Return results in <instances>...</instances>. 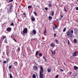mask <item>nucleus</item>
I'll list each match as a JSON object with an SVG mask.
<instances>
[{"instance_id":"f257e3e1","label":"nucleus","mask_w":78,"mask_h":78,"mask_svg":"<svg viewBox=\"0 0 78 78\" xmlns=\"http://www.w3.org/2000/svg\"><path fill=\"white\" fill-rule=\"evenodd\" d=\"M44 72V69L42 66H40V78H44V74L43 72Z\"/></svg>"},{"instance_id":"f03ea898","label":"nucleus","mask_w":78,"mask_h":78,"mask_svg":"<svg viewBox=\"0 0 78 78\" xmlns=\"http://www.w3.org/2000/svg\"><path fill=\"white\" fill-rule=\"evenodd\" d=\"M12 8H13V5L12 4L10 5V6L9 10V9H8L7 11L9 12H11V11H12Z\"/></svg>"},{"instance_id":"7ed1b4c3","label":"nucleus","mask_w":78,"mask_h":78,"mask_svg":"<svg viewBox=\"0 0 78 78\" xmlns=\"http://www.w3.org/2000/svg\"><path fill=\"white\" fill-rule=\"evenodd\" d=\"M66 33L67 35V36H70L71 37H72V34L70 33V31H68L66 32Z\"/></svg>"},{"instance_id":"20e7f679","label":"nucleus","mask_w":78,"mask_h":78,"mask_svg":"<svg viewBox=\"0 0 78 78\" xmlns=\"http://www.w3.org/2000/svg\"><path fill=\"white\" fill-rule=\"evenodd\" d=\"M27 31L28 29H27V28H25L23 31V34H27Z\"/></svg>"},{"instance_id":"39448f33","label":"nucleus","mask_w":78,"mask_h":78,"mask_svg":"<svg viewBox=\"0 0 78 78\" xmlns=\"http://www.w3.org/2000/svg\"><path fill=\"white\" fill-rule=\"evenodd\" d=\"M37 33L36 32V30H33L32 32L31 33V34L32 36V35H34V34H36Z\"/></svg>"},{"instance_id":"423d86ee","label":"nucleus","mask_w":78,"mask_h":78,"mask_svg":"<svg viewBox=\"0 0 78 78\" xmlns=\"http://www.w3.org/2000/svg\"><path fill=\"white\" fill-rule=\"evenodd\" d=\"M11 30H12L11 27H9L6 29V31H7L8 32H11Z\"/></svg>"},{"instance_id":"0eeeda50","label":"nucleus","mask_w":78,"mask_h":78,"mask_svg":"<svg viewBox=\"0 0 78 78\" xmlns=\"http://www.w3.org/2000/svg\"><path fill=\"white\" fill-rule=\"evenodd\" d=\"M33 69L35 71H36L37 70V66H35L33 67Z\"/></svg>"},{"instance_id":"6e6552de","label":"nucleus","mask_w":78,"mask_h":78,"mask_svg":"<svg viewBox=\"0 0 78 78\" xmlns=\"http://www.w3.org/2000/svg\"><path fill=\"white\" fill-rule=\"evenodd\" d=\"M31 21L32 22H34L35 20V18H34V17H33V16H31Z\"/></svg>"},{"instance_id":"1a4fd4ad","label":"nucleus","mask_w":78,"mask_h":78,"mask_svg":"<svg viewBox=\"0 0 78 78\" xmlns=\"http://www.w3.org/2000/svg\"><path fill=\"white\" fill-rule=\"evenodd\" d=\"M51 52H52V55H55V53L56 52V51L55 50H51Z\"/></svg>"},{"instance_id":"9d476101","label":"nucleus","mask_w":78,"mask_h":78,"mask_svg":"<svg viewBox=\"0 0 78 78\" xmlns=\"http://www.w3.org/2000/svg\"><path fill=\"white\" fill-rule=\"evenodd\" d=\"M12 65H10L9 67V69L10 71H11V69H12Z\"/></svg>"},{"instance_id":"9b49d317","label":"nucleus","mask_w":78,"mask_h":78,"mask_svg":"<svg viewBox=\"0 0 78 78\" xmlns=\"http://www.w3.org/2000/svg\"><path fill=\"white\" fill-rule=\"evenodd\" d=\"M77 52H75L74 53V54H73V56H77V54H76Z\"/></svg>"},{"instance_id":"f8f14e48","label":"nucleus","mask_w":78,"mask_h":78,"mask_svg":"<svg viewBox=\"0 0 78 78\" xmlns=\"http://www.w3.org/2000/svg\"><path fill=\"white\" fill-rule=\"evenodd\" d=\"M2 37H3V38L2 39V38L1 39V40H2V41H3V40L5 39V38L6 37V36H2Z\"/></svg>"},{"instance_id":"ddd939ff","label":"nucleus","mask_w":78,"mask_h":78,"mask_svg":"<svg viewBox=\"0 0 78 78\" xmlns=\"http://www.w3.org/2000/svg\"><path fill=\"white\" fill-rule=\"evenodd\" d=\"M74 70H77V69H78V67L76 66H74Z\"/></svg>"},{"instance_id":"4468645a","label":"nucleus","mask_w":78,"mask_h":78,"mask_svg":"<svg viewBox=\"0 0 78 78\" xmlns=\"http://www.w3.org/2000/svg\"><path fill=\"white\" fill-rule=\"evenodd\" d=\"M73 41L74 43V44H76V42H77V40H76V39H75L73 40Z\"/></svg>"},{"instance_id":"2eb2a0df","label":"nucleus","mask_w":78,"mask_h":78,"mask_svg":"<svg viewBox=\"0 0 78 78\" xmlns=\"http://www.w3.org/2000/svg\"><path fill=\"white\" fill-rule=\"evenodd\" d=\"M51 69H47V71H48V73H50V72H51Z\"/></svg>"},{"instance_id":"dca6fc26","label":"nucleus","mask_w":78,"mask_h":78,"mask_svg":"<svg viewBox=\"0 0 78 78\" xmlns=\"http://www.w3.org/2000/svg\"><path fill=\"white\" fill-rule=\"evenodd\" d=\"M14 64L15 66H17V65H18V63H17V62H15L14 63Z\"/></svg>"},{"instance_id":"f3484780","label":"nucleus","mask_w":78,"mask_h":78,"mask_svg":"<svg viewBox=\"0 0 78 78\" xmlns=\"http://www.w3.org/2000/svg\"><path fill=\"white\" fill-rule=\"evenodd\" d=\"M51 16L52 17H53V16H54V11H52L51 12Z\"/></svg>"},{"instance_id":"a211bd4d","label":"nucleus","mask_w":78,"mask_h":78,"mask_svg":"<svg viewBox=\"0 0 78 78\" xmlns=\"http://www.w3.org/2000/svg\"><path fill=\"white\" fill-rule=\"evenodd\" d=\"M55 42H56L57 44H58L59 43V41H58V40L57 39H55Z\"/></svg>"},{"instance_id":"6ab92c4d","label":"nucleus","mask_w":78,"mask_h":78,"mask_svg":"<svg viewBox=\"0 0 78 78\" xmlns=\"http://www.w3.org/2000/svg\"><path fill=\"white\" fill-rule=\"evenodd\" d=\"M32 8V5L29 6L28 7V9H30L31 8Z\"/></svg>"},{"instance_id":"aec40b11","label":"nucleus","mask_w":78,"mask_h":78,"mask_svg":"<svg viewBox=\"0 0 78 78\" xmlns=\"http://www.w3.org/2000/svg\"><path fill=\"white\" fill-rule=\"evenodd\" d=\"M14 0H10L8 2V3H10V2H12Z\"/></svg>"},{"instance_id":"412c9836","label":"nucleus","mask_w":78,"mask_h":78,"mask_svg":"<svg viewBox=\"0 0 78 78\" xmlns=\"http://www.w3.org/2000/svg\"><path fill=\"white\" fill-rule=\"evenodd\" d=\"M48 19L49 20H51V19H52V17L51 16H49L48 17Z\"/></svg>"},{"instance_id":"4be33fe9","label":"nucleus","mask_w":78,"mask_h":78,"mask_svg":"<svg viewBox=\"0 0 78 78\" xmlns=\"http://www.w3.org/2000/svg\"><path fill=\"white\" fill-rule=\"evenodd\" d=\"M50 46H51V47H55V45L53 44H51L50 45Z\"/></svg>"},{"instance_id":"5701e85b","label":"nucleus","mask_w":78,"mask_h":78,"mask_svg":"<svg viewBox=\"0 0 78 78\" xmlns=\"http://www.w3.org/2000/svg\"><path fill=\"white\" fill-rule=\"evenodd\" d=\"M43 58L44 59H45V62H47V59H46V58H45V56H43Z\"/></svg>"},{"instance_id":"b1692460","label":"nucleus","mask_w":78,"mask_h":78,"mask_svg":"<svg viewBox=\"0 0 78 78\" xmlns=\"http://www.w3.org/2000/svg\"><path fill=\"white\" fill-rule=\"evenodd\" d=\"M66 31V28L65 27L64 29L63 30V32H65V31Z\"/></svg>"},{"instance_id":"393cba45","label":"nucleus","mask_w":78,"mask_h":78,"mask_svg":"<svg viewBox=\"0 0 78 78\" xmlns=\"http://www.w3.org/2000/svg\"><path fill=\"white\" fill-rule=\"evenodd\" d=\"M38 52H39V51H36V54H35L36 56H37V55H38Z\"/></svg>"},{"instance_id":"a878e982","label":"nucleus","mask_w":78,"mask_h":78,"mask_svg":"<svg viewBox=\"0 0 78 78\" xmlns=\"http://www.w3.org/2000/svg\"><path fill=\"white\" fill-rule=\"evenodd\" d=\"M39 56H42V54L41 53H39Z\"/></svg>"},{"instance_id":"bb28decb","label":"nucleus","mask_w":78,"mask_h":78,"mask_svg":"<svg viewBox=\"0 0 78 78\" xmlns=\"http://www.w3.org/2000/svg\"><path fill=\"white\" fill-rule=\"evenodd\" d=\"M9 75H10V78H13L12 77V75H11V73H10Z\"/></svg>"},{"instance_id":"cd10ccee","label":"nucleus","mask_w":78,"mask_h":78,"mask_svg":"<svg viewBox=\"0 0 78 78\" xmlns=\"http://www.w3.org/2000/svg\"><path fill=\"white\" fill-rule=\"evenodd\" d=\"M6 39H5L4 41V42H5V43H6V44H8V42L7 41V40Z\"/></svg>"},{"instance_id":"c85d7f7f","label":"nucleus","mask_w":78,"mask_h":78,"mask_svg":"<svg viewBox=\"0 0 78 78\" xmlns=\"http://www.w3.org/2000/svg\"><path fill=\"white\" fill-rule=\"evenodd\" d=\"M59 77V75L57 74L55 77V78H58Z\"/></svg>"},{"instance_id":"c756f323","label":"nucleus","mask_w":78,"mask_h":78,"mask_svg":"<svg viewBox=\"0 0 78 78\" xmlns=\"http://www.w3.org/2000/svg\"><path fill=\"white\" fill-rule=\"evenodd\" d=\"M23 15H24L25 16L24 17L25 18L27 17V16H26V14L25 13H23Z\"/></svg>"},{"instance_id":"7c9ffc66","label":"nucleus","mask_w":78,"mask_h":78,"mask_svg":"<svg viewBox=\"0 0 78 78\" xmlns=\"http://www.w3.org/2000/svg\"><path fill=\"white\" fill-rule=\"evenodd\" d=\"M14 23H11V24H10V26H14Z\"/></svg>"},{"instance_id":"2f4dec72","label":"nucleus","mask_w":78,"mask_h":78,"mask_svg":"<svg viewBox=\"0 0 78 78\" xmlns=\"http://www.w3.org/2000/svg\"><path fill=\"white\" fill-rule=\"evenodd\" d=\"M48 6L49 7H51V4H49L48 5Z\"/></svg>"},{"instance_id":"473e14b6","label":"nucleus","mask_w":78,"mask_h":78,"mask_svg":"<svg viewBox=\"0 0 78 78\" xmlns=\"http://www.w3.org/2000/svg\"><path fill=\"white\" fill-rule=\"evenodd\" d=\"M20 50V49H16V51H17V52H19V51Z\"/></svg>"},{"instance_id":"72a5a7b5","label":"nucleus","mask_w":78,"mask_h":78,"mask_svg":"<svg viewBox=\"0 0 78 78\" xmlns=\"http://www.w3.org/2000/svg\"><path fill=\"white\" fill-rule=\"evenodd\" d=\"M64 9L65 10V11L66 12H67V10H66V7L64 8Z\"/></svg>"},{"instance_id":"f704fd0d","label":"nucleus","mask_w":78,"mask_h":78,"mask_svg":"<svg viewBox=\"0 0 78 78\" xmlns=\"http://www.w3.org/2000/svg\"><path fill=\"white\" fill-rule=\"evenodd\" d=\"M34 14L36 16H37V13H36L35 12H34Z\"/></svg>"},{"instance_id":"c9c22d12","label":"nucleus","mask_w":78,"mask_h":78,"mask_svg":"<svg viewBox=\"0 0 78 78\" xmlns=\"http://www.w3.org/2000/svg\"><path fill=\"white\" fill-rule=\"evenodd\" d=\"M6 62H7L6 61H4L3 62V64H6Z\"/></svg>"},{"instance_id":"e433bc0d","label":"nucleus","mask_w":78,"mask_h":78,"mask_svg":"<svg viewBox=\"0 0 78 78\" xmlns=\"http://www.w3.org/2000/svg\"><path fill=\"white\" fill-rule=\"evenodd\" d=\"M71 33H72V34H73V30H71Z\"/></svg>"},{"instance_id":"4c0bfd02","label":"nucleus","mask_w":78,"mask_h":78,"mask_svg":"<svg viewBox=\"0 0 78 78\" xmlns=\"http://www.w3.org/2000/svg\"><path fill=\"white\" fill-rule=\"evenodd\" d=\"M13 41H14L15 42H17V41H16V39H15V38H13Z\"/></svg>"},{"instance_id":"58836bf2","label":"nucleus","mask_w":78,"mask_h":78,"mask_svg":"<svg viewBox=\"0 0 78 78\" xmlns=\"http://www.w3.org/2000/svg\"><path fill=\"white\" fill-rule=\"evenodd\" d=\"M56 34H54V37H56Z\"/></svg>"},{"instance_id":"ea45409f","label":"nucleus","mask_w":78,"mask_h":78,"mask_svg":"<svg viewBox=\"0 0 78 78\" xmlns=\"http://www.w3.org/2000/svg\"><path fill=\"white\" fill-rule=\"evenodd\" d=\"M76 11H78V7H76Z\"/></svg>"},{"instance_id":"a19ab883","label":"nucleus","mask_w":78,"mask_h":78,"mask_svg":"<svg viewBox=\"0 0 78 78\" xmlns=\"http://www.w3.org/2000/svg\"><path fill=\"white\" fill-rule=\"evenodd\" d=\"M45 9L46 11H47L48 10V8L47 7H46L45 8Z\"/></svg>"},{"instance_id":"79ce46f5","label":"nucleus","mask_w":78,"mask_h":78,"mask_svg":"<svg viewBox=\"0 0 78 78\" xmlns=\"http://www.w3.org/2000/svg\"><path fill=\"white\" fill-rule=\"evenodd\" d=\"M55 28H58V26L56 25H55Z\"/></svg>"},{"instance_id":"37998d69","label":"nucleus","mask_w":78,"mask_h":78,"mask_svg":"<svg viewBox=\"0 0 78 78\" xmlns=\"http://www.w3.org/2000/svg\"><path fill=\"white\" fill-rule=\"evenodd\" d=\"M60 70L61 72H63L64 71V70H63V69H60Z\"/></svg>"},{"instance_id":"c03bdc74","label":"nucleus","mask_w":78,"mask_h":78,"mask_svg":"<svg viewBox=\"0 0 78 78\" xmlns=\"http://www.w3.org/2000/svg\"><path fill=\"white\" fill-rule=\"evenodd\" d=\"M53 30H55V27H53Z\"/></svg>"},{"instance_id":"a18cd8bd","label":"nucleus","mask_w":78,"mask_h":78,"mask_svg":"<svg viewBox=\"0 0 78 78\" xmlns=\"http://www.w3.org/2000/svg\"><path fill=\"white\" fill-rule=\"evenodd\" d=\"M55 22H59V20H56L55 21Z\"/></svg>"},{"instance_id":"49530a36","label":"nucleus","mask_w":78,"mask_h":78,"mask_svg":"<svg viewBox=\"0 0 78 78\" xmlns=\"http://www.w3.org/2000/svg\"><path fill=\"white\" fill-rule=\"evenodd\" d=\"M62 17H63V16H62V15H61V18H62Z\"/></svg>"},{"instance_id":"de8ad7c7","label":"nucleus","mask_w":78,"mask_h":78,"mask_svg":"<svg viewBox=\"0 0 78 78\" xmlns=\"http://www.w3.org/2000/svg\"><path fill=\"white\" fill-rule=\"evenodd\" d=\"M69 43H70V42H69V40H68V44H69Z\"/></svg>"},{"instance_id":"09e8293b","label":"nucleus","mask_w":78,"mask_h":78,"mask_svg":"<svg viewBox=\"0 0 78 78\" xmlns=\"http://www.w3.org/2000/svg\"><path fill=\"white\" fill-rule=\"evenodd\" d=\"M8 59L7 58L6 59V62H8Z\"/></svg>"},{"instance_id":"8fccbe9b","label":"nucleus","mask_w":78,"mask_h":78,"mask_svg":"<svg viewBox=\"0 0 78 78\" xmlns=\"http://www.w3.org/2000/svg\"><path fill=\"white\" fill-rule=\"evenodd\" d=\"M72 72H70L69 74L70 75H71V74H72Z\"/></svg>"},{"instance_id":"3c124183","label":"nucleus","mask_w":78,"mask_h":78,"mask_svg":"<svg viewBox=\"0 0 78 78\" xmlns=\"http://www.w3.org/2000/svg\"><path fill=\"white\" fill-rule=\"evenodd\" d=\"M2 62V61L1 60H0V62Z\"/></svg>"},{"instance_id":"603ef678","label":"nucleus","mask_w":78,"mask_h":78,"mask_svg":"<svg viewBox=\"0 0 78 78\" xmlns=\"http://www.w3.org/2000/svg\"><path fill=\"white\" fill-rule=\"evenodd\" d=\"M45 33H46V31H45L44 32V34H45Z\"/></svg>"},{"instance_id":"864d4df0","label":"nucleus","mask_w":78,"mask_h":78,"mask_svg":"<svg viewBox=\"0 0 78 78\" xmlns=\"http://www.w3.org/2000/svg\"><path fill=\"white\" fill-rule=\"evenodd\" d=\"M59 20H61V19H62V18H59Z\"/></svg>"},{"instance_id":"5fc2aeb1","label":"nucleus","mask_w":78,"mask_h":78,"mask_svg":"<svg viewBox=\"0 0 78 78\" xmlns=\"http://www.w3.org/2000/svg\"><path fill=\"white\" fill-rule=\"evenodd\" d=\"M76 1L78 2V0H76Z\"/></svg>"},{"instance_id":"6e6d98bb","label":"nucleus","mask_w":78,"mask_h":78,"mask_svg":"<svg viewBox=\"0 0 78 78\" xmlns=\"http://www.w3.org/2000/svg\"><path fill=\"white\" fill-rule=\"evenodd\" d=\"M18 49H20V47H19L18 48Z\"/></svg>"},{"instance_id":"4d7b16f0","label":"nucleus","mask_w":78,"mask_h":78,"mask_svg":"<svg viewBox=\"0 0 78 78\" xmlns=\"http://www.w3.org/2000/svg\"><path fill=\"white\" fill-rule=\"evenodd\" d=\"M64 65H66V64L65 63H64Z\"/></svg>"},{"instance_id":"13d9d810","label":"nucleus","mask_w":78,"mask_h":78,"mask_svg":"<svg viewBox=\"0 0 78 78\" xmlns=\"http://www.w3.org/2000/svg\"><path fill=\"white\" fill-rule=\"evenodd\" d=\"M44 0V1H45V0Z\"/></svg>"},{"instance_id":"bf43d9fd","label":"nucleus","mask_w":78,"mask_h":78,"mask_svg":"<svg viewBox=\"0 0 78 78\" xmlns=\"http://www.w3.org/2000/svg\"><path fill=\"white\" fill-rule=\"evenodd\" d=\"M27 0V1H28V0Z\"/></svg>"},{"instance_id":"052dcab7","label":"nucleus","mask_w":78,"mask_h":78,"mask_svg":"<svg viewBox=\"0 0 78 78\" xmlns=\"http://www.w3.org/2000/svg\"><path fill=\"white\" fill-rule=\"evenodd\" d=\"M7 55H8V54H7Z\"/></svg>"},{"instance_id":"680f3d73","label":"nucleus","mask_w":78,"mask_h":78,"mask_svg":"<svg viewBox=\"0 0 78 78\" xmlns=\"http://www.w3.org/2000/svg\"><path fill=\"white\" fill-rule=\"evenodd\" d=\"M7 55H8V54H7Z\"/></svg>"},{"instance_id":"e2e57ef3","label":"nucleus","mask_w":78,"mask_h":78,"mask_svg":"<svg viewBox=\"0 0 78 78\" xmlns=\"http://www.w3.org/2000/svg\"><path fill=\"white\" fill-rule=\"evenodd\" d=\"M7 55H8V54H7Z\"/></svg>"}]
</instances>
